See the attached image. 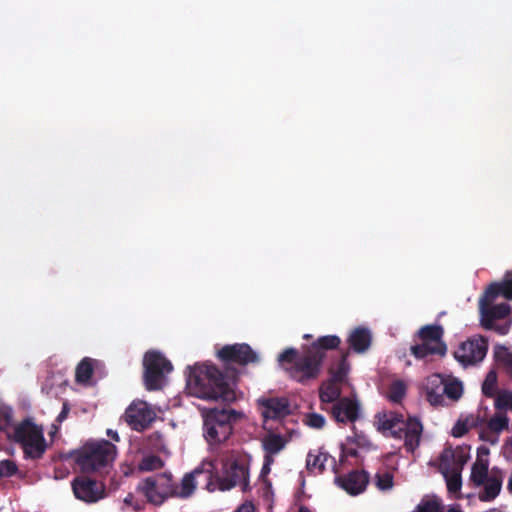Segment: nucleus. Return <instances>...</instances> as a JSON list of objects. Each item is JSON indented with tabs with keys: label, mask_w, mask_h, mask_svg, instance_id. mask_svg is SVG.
I'll use <instances>...</instances> for the list:
<instances>
[{
	"label": "nucleus",
	"mask_w": 512,
	"mask_h": 512,
	"mask_svg": "<svg viewBox=\"0 0 512 512\" xmlns=\"http://www.w3.org/2000/svg\"><path fill=\"white\" fill-rule=\"evenodd\" d=\"M218 358L225 364V373L215 365L202 364L189 368L187 387L197 398L205 400H221L233 402L236 394L231 386L238 376L230 364L246 366L259 362L258 354L246 343L224 345L217 353Z\"/></svg>",
	"instance_id": "1"
},
{
	"label": "nucleus",
	"mask_w": 512,
	"mask_h": 512,
	"mask_svg": "<svg viewBox=\"0 0 512 512\" xmlns=\"http://www.w3.org/2000/svg\"><path fill=\"white\" fill-rule=\"evenodd\" d=\"M374 424L378 432L385 437L404 439V445L408 452H414L420 444L422 424L415 417L404 420V416L396 412H378L375 415Z\"/></svg>",
	"instance_id": "2"
},
{
	"label": "nucleus",
	"mask_w": 512,
	"mask_h": 512,
	"mask_svg": "<svg viewBox=\"0 0 512 512\" xmlns=\"http://www.w3.org/2000/svg\"><path fill=\"white\" fill-rule=\"evenodd\" d=\"M116 446L108 440L88 441L79 449L71 451L69 457L82 473H93L108 467L116 458Z\"/></svg>",
	"instance_id": "3"
},
{
	"label": "nucleus",
	"mask_w": 512,
	"mask_h": 512,
	"mask_svg": "<svg viewBox=\"0 0 512 512\" xmlns=\"http://www.w3.org/2000/svg\"><path fill=\"white\" fill-rule=\"evenodd\" d=\"M278 362L291 379L301 384L317 379L323 364L306 346L301 354L295 348L285 349L279 354Z\"/></svg>",
	"instance_id": "4"
},
{
	"label": "nucleus",
	"mask_w": 512,
	"mask_h": 512,
	"mask_svg": "<svg viewBox=\"0 0 512 512\" xmlns=\"http://www.w3.org/2000/svg\"><path fill=\"white\" fill-rule=\"evenodd\" d=\"M242 417V413L234 409H209L204 414V437L211 445L220 444L229 439L233 432V424Z\"/></svg>",
	"instance_id": "5"
},
{
	"label": "nucleus",
	"mask_w": 512,
	"mask_h": 512,
	"mask_svg": "<svg viewBox=\"0 0 512 512\" xmlns=\"http://www.w3.org/2000/svg\"><path fill=\"white\" fill-rule=\"evenodd\" d=\"M8 437L22 446L26 458L40 459L47 448L42 427L30 418L16 425Z\"/></svg>",
	"instance_id": "6"
},
{
	"label": "nucleus",
	"mask_w": 512,
	"mask_h": 512,
	"mask_svg": "<svg viewBox=\"0 0 512 512\" xmlns=\"http://www.w3.org/2000/svg\"><path fill=\"white\" fill-rule=\"evenodd\" d=\"M143 381L148 391L160 390L166 373L173 369L171 362L160 352L148 351L143 360Z\"/></svg>",
	"instance_id": "7"
},
{
	"label": "nucleus",
	"mask_w": 512,
	"mask_h": 512,
	"mask_svg": "<svg viewBox=\"0 0 512 512\" xmlns=\"http://www.w3.org/2000/svg\"><path fill=\"white\" fill-rule=\"evenodd\" d=\"M218 489L228 491L236 486H240L243 492L249 490V468L246 464L234 460L225 463L223 473L216 477Z\"/></svg>",
	"instance_id": "8"
},
{
	"label": "nucleus",
	"mask_w": 512,
	"mask_h": 512,
	"mask_svg": "<svg viewBox=\"0 0 512 512\" xmlns=\"http://www.w3.org/2000/svg\"><path fill=\"white\" fill-rule=\"evenodd\" d=\"M488 351L487 340L479 336L478 338L469 339L454 351L455 359L464 367L475 365L481 362Z\"/></svg>",
	"instance_id": "9"
},
{
	"label": "nucleus",
	"mask_w": 512,
	"mask_h": 512,
	"mask_svg": "<svg viewBox=\"0 0 512 512\" xmlns=\"http://www.w3.org/2000/svg\"><path fill=\"white\" fill-rule=\"evenodd\" d=\"M126 423L135 431L147 429L156 419V413L151 406L143 400H134L124 414Z\"/></svg>",
	"instance_id": "10"
},
{
	"label": "nucleus",
	"mask_w": 512,
	"mask_h": 512,
	"mask_svg": "<svg viewBox=\"0 0 512 512\" xmlns=\"http://www.w3.org/2000/svg\"><path fill=\"white\" fill-rule=\"evenodd\" d=\"M494 300L487 296V290L479 299L480 322L485 329H492L496 320L505 319L512 311L507 303L492 305Z\"/></svg>",
	"instance_id": "11"
},
{
	"label": "nucleus",
	"mask_w": 512,
	"mask_h": 512,
	"mask_svg": "<svg viewBox=\"0 0 512 512\" xmlns=\"http://www.w3.org/2000/svg\"><path fill=\"white\" fill-rule=\"evenodd\" d=\"M264 421L281 420L289 416L291 404L287 397H261L257 400Z\"/></svg>",
	"instance_id": "12"
},
{
	"label": "nucleus",
	"mask_w": 512,
	"mask_h": 512,
	"mask_svg": "<svg viewBox=\"0 0 512 512\" xmlns=\"http://www.w3.org/2000/svg\"><path fill=\"white\" fill-rule=\"evenodd\" d=\"M72 489L77 499L93 503L102 498L103 485L94 479L78 476L72 482Z\"/></svg>",
	"instance_id": "13"
},
{
	"label": "nucleus",
	"mask_w": 512,
	"mask_h": 512,
	"mask_svg": "<svg viewBox=\"0 0 512 512\" xmlns=\"http://www.w3.org/2000/svg\"><path fill=\"white\" fill-rule=\"evenodd\" d=\"M469 457V447L467 446L446 447L440 455V468L441 470L462 471Z\"/></svg>",
	"instance_id": "14"
},
{
	"label": "nucleus",
	"mask_w": 512,
	"mask_h": 512,
	"mask_svg": "<svg viewBox=\"0 0 512 512\" xmlns=\"http://www.w3.org/2000/svg\"><path fill=\"white\" fill-rule=\"evenodd\" d=\"M335 482L348 494L358 495L366 489L369 483V474L364 470H353L346 475L337 476Z\"/></svg>",
	"instance_id": "15"
},
{
	"label": "nucleus",
	"mask_w": 512,
	"mask_h": 512,
	"mask_svg": "<svg viewBox=\"0 0 512 512\" xmlns=\"http://www.w3.org/2000/svg\"><path fill=\"white\" fill-rule=\"evenodd\" d=\"M359 404L347 397L341 398L330 409L331 417L338 423L355 422L359 417Z\"/></svg>",
	"instance_id": "16"
},
{
	"label": "nucleus",
	"mask_w": 512,
	"mask_h": 512,
	"mask_svg": "<svg viewBox=\"0 0 512 512\" xmlns=\"http://www.w3.org/2000/svg\"><path fill=\"white\" fill-rule=\"evenodd\" d=\"M503 479L504 472L498 467H493L482 485L484 486L483 490L479 492V500L482 502L493 501L501 492Z\"/></svg>",
	"instance_id": "17"
},
{
	"label": "nucleus",
	"mask_w": 512,
	"mask_h": 512,
	"mask_svg": "<svg viewBox=\"0 0 512 512\" xmlns=\"http://www.w3.org/2000/svg\"><path fill=\"white\" fill-rule=\"evenodd\" d=\"M426 399L432 406L444 403V378L440 374H432L425 382Z\"/></svg>",
	"instance_id": "18"
},
{
	"label": "nucleus",
	"mask_w": 512,
	"mask_h": 512,
	"mask_svg": "<svg viewBox=\"0 0 512 512\" xmlns=\"http://www.w3.org/2000/svg\"><path fill=\"white\" fill-rule=\"evenodd\" d=\"M347 343L349 348L355 353H364L370 348L372 343L371 331L366 327H357L350 332Z\"/></svg>",
	"instance_id": "19"
},
{
	"label": "nucleus",
	"mask_w": 512,
	"mask_h": 512,
	"mask_svg": "<svg viewBox=\"0 0 512 512\" xmlns=\"http://www.w3.org/2000/svg\"><path fill=\"white\" fill-rule=\"evenodd\" d=\"M137 490L145 497L147 502L153 505H161L166 499L158 489V483L155 476H150L139 482Z\"/></svg>",
	"instance_id": "20"
},
{
	"label": "nucleus",
	"mask_w": 512,
	"mask_h": 512,
	"mask_svg": "<svg viewBox=\"0 0 512 512\" xmlns=\"http://www.w3.org/2000/svg\"><path fill=\"white\" fill-rule=\"evenodd\" d=\"M341 339L337 335L320 336L311 345L306 346L312 353L323 362L326 357V351L338 349Z\"/></svg>",
	"instance_id": "21"
},
{
	"label": "nucleus",
	"mask_w": 512,
	"mask_h": 512,
	"mask_svg": "<svg viewBox=\"0 0 512 512\" xmlns=\"http://www.w3.org/2000/svg\"><path fill=\"white\" fill-rule=\"evenodd\" d=\"M204 470L201 468H196L194 471L190 473H186L180 484L176 483V491L174 493V498L187 499L191 497L197 487L195 482L196 476L203 474Z\"/></svg>",
	"instance_id": "22"
},
{
	"label": "nucleus",
	"mask_w": 512,
	"mask_h": 512,
	"mask_svg": "<svg viewBox=\"0 0 512 512\" xmlns=\"http://www.w3.org/2000/svg\"><path fill=\"white\" fill-rule=\"evenodd\" d=\"M486 290L490 299H496L501 295L507 300H512V270L505 273L501 282L491 283Z\"/></svg>",
	"instance_id": "23"
},
{
	"label": "nucleus",
	"mask_w": 512,
	"mask_h": 512,
	"mask_svg": "<svg viewBox=\"0 0 512 512\" xmlns=\"http://www.w3.org/2000/svg\"><path fill=\"white\" fill-rule=\"evenodd\" d=\"M411 354L417 359H424L429 355L444 356L447 352L445 343L423 342L410 348Z\"/></svg>",
	"instance_id": "24"
},
{
	"label": "nucleus",
	"mask_w": 512,
	"mask_h": 512,
	"mask_svg": "<svg viewBox=\"0 0 512 512\" xmlns=\"http://www.w3.org/2000/svg\"><path fill=\"white\" fill-rule=\"evenodd\" d=\"M329 463L333 468L335 467V458L330 456L327 452L319 450L317 453L310 451L306 459V468L311 471L323 473L325 465Z\"/></svg>",
	"instance_id": "25"
},
{
	"label": "nucleus",
	"mask_w": 512,
	"mask_h": 512,
	"mask_svg": "<svg viewBox=\"0 0 512 512\" xmlns=\"http://www.w3.org/2000/svg\"><path fill=\"white\" fill-rule=\"evenodd\" d=\"M340 382L329 378L324 381L319 388V398L322 404H334L340 400L341 388Z\"/></svg>",
	"instance_id": "26"
},
{
	"label": "nucleus",
	"mask_w": 512,
	"mask_h": 512,
	"mask_svg": "<svg viewBox=\"0 0 512 512\" xmlns=\"http://www.w3.org/2000/svg\"><path fill=\"white\" fill-rule=\"evenodd\" d=\"M349 350H341L338 361L329 368L330 378L343 383L350 369L348 363Z\"/></svg>",
	"instance_id": "27"
},
{
	"label": "nucleus",
	"mask_w": 512,
	"mask_h": 512,
	"mask_svg": "<svg viewBox=\"0 0 512 512\" xmlns=\"http://www.w3.org/2000/svg\"><path fill=\"white\" fill-rule=\"evenodd\" d=\"M286 440L280 434L270 433L266 435L262 440V447L265 451V455L274 456L280 453L286 446Z\"/></svg>",
	"instance_id": "28"
},
{
	"label": "nucleus",
	"mask_w": 512,
	"mask_h": 512,
	"mask_svg": "<svg viewBox=\"0 0 512 512\" xmlns=\"http://www.w3.org/2000/svg\"><path fill=\"white\" fill-rule=\"evenodd\" d=\"M489 461L478 458L472 465L470 479L475 486H482L489 476Z\"/></svg>",
	"instance_id": "29"
},
{
	"label": "nucleus",
	"mask_w": 512,
	"mask_h": 512,
	"mask_svg": "<svg viewBox=\"0 0 512 512\" xmlns=\"http://www.w3.org/2000/svg\"><path fill=\"white\" fill-rule=\"evenodd\" d=\"M154 476L158 483V489L163 493L165 499L174 498L176 482L173 480L172 474L170 472H163Z\"/></svg>",
	"instance_id": "30"
},
{
	"label": "nucleus",
	"mask_w": 512,
	"mask_h": 512,
	"mask_svg": "<svg viewBox=\"0 0 512 512\" xmlns=\"http://www.w3.org/2000/svg\"><path fill=\"white\" fill-rule=\"evenodd\" d=\"M443 334L444 330L440 325H425L418 331V337L423 342L444 343Z\"/></svg>",
	"instance_id": "31"
},
{
	"label": "nucleus",
	"mask_w": 512,
	"mask_h": 512,
	"mask_svg": "<svg viewBox=\"0 0 512 512\" xmlns=\"http://www.w3.org/2000/svg\"><path fill=\"white\" fill-rule=\"evenodd\" d=\"M94 360L84 358L76 367L75 378L78 383L86 384L90 381L94 371Z\"/></svg>",
	"instance_id": "32"
},
{
	"label": "nucleus",
	"mask_w": 512,
	"mask_h": 512,
	"mask_svg": "<svg viewBox=\"0 0 512 512\" xmlns=\"http://www.w3.org/2000/svg\"><path fill=\"white\" fill-rule=\"evenodd\" d=\"M164 466V461L158 455L150 454L144 456L138 464V469L143 472L159 470Z\"/></svg>",
	"instance_id": "33"
},
{
	"label": "nucleus",
	"mask_w": 512,
	"mask_h": 512,
	"mask_svg": "<svg viewBox=\"0 0 512 512\" xmlns=\"http://www.w3.org/2000/svg\"><path fill=\"white\" fill-rule=\"evenodd\" d=\"M442 474L446 479L447 490L450 493H456L460 491L462 486L461 472L457 470H441Z\"/></svg>",
	"instance_id": "34"
},
{
	"label": "nucleus",
	"mask_w": 512,
	"mask_h": 512,
	"mask_svg": "<svg viewBox=\"0 0 512 512\" xmlns=\"http://www.w3.org/2000/svg\"><path fill=\"white\" fill-rule=\"evenodd\" d=\"M406 395V385L401 380L393 381L387 392L389 401L393 403H400Z\"/></svg>",
	"instance_id": "35"
},
{
	"label": "nucleus",
	"mask_w": 512,
	"mask_h": 512,
	"mask_svg": "<svg viewBox=\"0 0 512 512\" xmlns=\"http://www.w3.org/2000/svg\"><path fill=\"white\" fill-rule=\"evenodd\" d=\"M509 426V418L506 414L497 413L493 417L489 419L487 422V428L496 434L501 433L504 430H507Z\"/></svg>",
	"instance_id": "36"
},
{
	"label": "nucleus",
	"mask_w": 512,
	"mask_h": 512,
	"mask_svg": "<svg viewBox=\"0 0 512 512\" xmlns=\"http://www.w3.org/2000/svg\"><path fill=\"white\" fill-rule=\"evenodd\" d=\"M442 510L441 500L433 496L431 498H423L416 506L414 512H442Z\"/></svg>",
	"instance_id": "37"
},
{
	"label": "nucleus",
	"mask_w": 512,
	"mask_h": 512,
	"mask_svg": "<svg viewBox=\"0 0 512 512\" xmlns=\"http://www.w3.org/2000/svg\"><path fill=\"white\" fill-rule=\"evenodd\" d=\"M444 396H447L451 400H458L462 396L463 387L462 383L458 380L446 381L444 379Z\"/></svg>",
	"instance_id": "38"
},
{
	"label": "nucleus",
	"mask_w": 512,
	"mask_h": 512,
	"mask_svg": "<svg viewBox=\"0 0 512 512\" xmlns=\"http://www.w3.org/2000/svg\"><path fill=\"white\" fill-rule=\"evenodd\" d=\"M494 406L498 411H512V391L503 390L495 395Z\"/></svg>",
	"instance_id": "39"
},
{
	"label": "nucleus",
	"mask_w": 512,
	"mask_h": 512,
	"mask_svg": "<svg viewBox=\"0 0 512 512\" xmlns=\"http://www.w3.org/2000/svg\"><path fill=\"white\" fill-rule=\"evenodd\" d=\"M496 386L497 374L494 371H490L482 384V393L488 398H493L496 395Z\"/></svg>",
	"instance_id": "40"
},
{
	"label": "nucleus",
	"mask_w": 512,
	"mask_h": 512,
	"mask_svg": "<svg viewBox=\"0 0 512 512\" xmlns=\"http://www.w3.org/2000/svg\"><path fill=\"white\" fill-rule=\"evenodd\" d=\"M18 471V467L14 461L5 459L0 461V479L5 477H11Z\"/></svg>",
	"instance_id": "41"
},
{
	"label": "nucleus",
	"mask_w": 512,
	"mask_h": 512,
	"mask_svg": "<svg viewBox=\"0 0 512 512\" xmlns=\"http://www.w3.org/2000/svg\"><path fill=\"white\" fill-rule=\"evenodd\" d=\"M13 413L10 408L0 410V430L8 433V429L12 427Z\"/></svg>",
	"instance_id": "42"
},
{
	"label": "nucleus",
	"mask_w": 512,
	"mask_h": 512,
	"mask_svg": "<svg viewBox=\"0 0 512 512\" xmlns=\"http://www.w3.org/2000/svg\"><path fill=\"white\" fill-rule=\"evenodd\" d=\"M376 486L380 490H388L393 486V475L389 472L377 473L376 476Z\"/></svg>",
	"instance_id": "43"
},
{
	"label": "nucleus",
	"mask_w": 512,
	"mask_h": 512,
	"mask_svg": "<svg viewBox=\"0 0 512 512\" xmlns=\"http://www.w3.org/2000/svg\"><path fill=\"white\" fill-rule=\"evenodd\" d=\"M306 425L314 429H321L325 425V418L318 413H309L305 419Z\"/></svg>",
	"instance_id": "44"
},
{
	"label": "nucleus",
	"mask_w": 512,
	"mask_h": 512,
	"mask_svg": "<svg viewBox=\"0 0 512 512\" xmlns=\"http://www.w3.org/2000/svg\"><path fill=\"white\" fill-rule=\"evenodd\" d=\"M467 428L470 430L472 428H476L484 423V418L479 415H469L465 419H463Z\"/></svg>",
	"instance_id": "45"
},
{
	"label": "nucleus",
	"mask_w": 512,
	"mask_h": 512,
	"mask_svg": "<svg viewBox=\"0 0 512 512\" xmlns=\"http://www.w3.org/2000/svg\"><path fill=\"white\" fill-rule=\"evenodd\" d=\"M469 429L467 428L465 422L463 420H458L452 428V436L454 437H462L464 436Z\"/></svg>",
	"instance_id": "46"
},
{
	"label": "nucleus",
	"mask_w": 512,
	"mask_h": 512,
	"mask_svg": "<svg viewBox=\"0 0 512 512\" xmlns=\"http://www.w3.org/2000/svg\"><path fill=\"white\" fill-rule=\"evenodd\" d=\"M497 357L508 367L510 372H512V352L508 351L506 348H502V355L497 353Z\"/></svg>",
	"instance_id": "47"
},
{
	"label": "nucleus",
	"mask_w": 512,
	"mask_h": 512,
	"mask_svg": "<svg viewBox=\"0 0 512 512\" xmlns=\"http://www.w3.org/2000/svg\"><path fill=\"white\" fill-rule=\"evenodd\" d=\"M275 459L270 455H264V462L261 469V475H267L271 471V465L274 463Z\"/></svg>",
	"instance_id": "48"
},
{
	"label": "nucleus",
	"mask_w": 512,
	"mask_h": 512,
	"mask_svg": "<svg viewBox=\"0 0 512 512\" xmlns=\"http://www.w3.org/2000/svg\"><path fill=\"white\" fill-rule=\"evenodd\" d=\"M69 412H70V404L68 403V401H64L63 405H62V410L58 414L56 421L58 423H62L64 420L67 419Z\"/></svg>",
	"instance_id": "49"
},
{
	"label": "nucleus",
	"mask_w": 512,
	"mask_h": 512,
	"mask_svg": "<svg viewBox=\"0 0 512 512\" xmlns=\"http://www.w3.org/2000/svg\"><path fill=\"white\" fill-rule=\"evenodd\" d=\"M234 512H256V508L252 502L246 501L241 504Z\"/></svg>",
	"instance_id": "50"
},
{
	"label": "nucleus",
	"mask_w": 512,
	"mask_h": 512,
	"mask_svg": "<svg viewBox=\"0 0 512 512\" xmlns=\"http://www.w3.org/2000/svg\"><path fill=\"white\" fill-rule=\"evenodd\" d=\"M510 329L509 323L497 325L494 323V327L491 330L496 331L500 335H506Z\"/></svg>",
	"instance_id": "51"
},
{
	"label": "nucleus",
	"mask_w": 512,
	"mask_h": 512,
	"mask_svg": "<svg viewBox=\"0 0 512 512\" xmlns=\"http://www.w3.org/2000/svg\"><path fill=\"white\" fill-rule=\"evenodd\" d=\"M107 435L114 441L118 442L120 440V437L116 431H113L111 429L107 430Z\"/></svg>",
	"instance_id": "52"
},
{
	"label": "nucleus",
	"mask_w": 512,
	"mask_h": 512,
	"mask_svg": "<svg viewBox=\"0 0 512 512\" xmlns=\"http://www.w3.org/2000/svg\"><path fill=\"white\" fill-rule=\"evenodd\" d=\"M133 500H134V496L129 494L125 499H124V503L127 504V505H132L133 504Z\"/></svg>",
	"instance_id": "53"
},
{
	"label": "nucleus",
	"mask_w": 512,
	"mask_h": 512,
	"mask_svg": "<svg viewBox=\"0 0 512 512\" xmlns=\"http://www.w3.org/2000/svg\"><path fill=\"white\" fill-rule=\"evenodd\" d=\"M162 437L161 433L158 432V431H155L152 435H151V438H156V439H160Z\"/></svg>",
	"instance_id": "54"
},
{
	"label": "nucleus",
	"mask_w": 512,
	"mask_h": 512,
	"mask_svg": "<svg viewBox=\"0 0 512 512\" xmlns=\"http://www.w3.org/2000/svg\"><path fill=\"white\" fill-rule=\"evenodd\" d=\"M298 512H311L310 509L306 506H300Z\"/></svg>",
	"instance_id": "55"
},
{
	"label": "nucleus",
	"mask_w": 512,
	"mask_h": 512,
	"mask_svg": "<svg viewBox=\"0 0 512 512\" xmlns=\"http://www.w3.org/2000/svg\"><path fill=\"white\" fill-rule=\"evenodd\" d=\"M212 477H213L212 472H211L210 470H207V471H206V478H207V480H209V481H210V480L212 479Z\"/></svg>",
	"instance_id": "56"
},
{
	"label": "nucleus",
	"mask_w": 512,
	"mask_h": 512,
	"mask_svg": "<svg viewBox=\"0 0 512 512\" xmlns=\"http://www.w3.org/2000/svg\"><path fill=\"white\" fill-rule=\"evenodd\" d=\"M507 488H508L509 492L512 494V477L508 481Z\"/></svg>",
	"instance_id": "57"
},
{
	"label": "nucleus",
	"mask_w": 512,
	"mask_h": 512,
	"mask_svg": "<svg viewBox=\"0 0 512 512\" xmlns=\"http://www.w3.org/2000/svg\"><path fill=\"white\" fill-rule=\"evenodd\" d=\"M447 512H461L460 510H457L455 508H450Z\"/></svg>",
	"instance_id": "58"
},
{
	"label": "nucleus",
	"mask_w": 512,
	"mask_h": 512,
	"mask_svg": "<svg viewBox=\"0 0 512 512\" xmlns=\"http://www.w3.org/2000/svg\"><path fill=\"white\" fill-rule=\"evenodd\" d=\"M480 451L484 452L485 454H488V453H489V450H488L487 448H481V450H480Z\"/></svg>",
	"instance_id": "59"
},
{
	"label": "nucleus",
	"mask_w": 512,
	"mask_h": 512,
	"mask_svg": "<svg viewBox=\"0 0 512 512\" xmlns=\"http://www.w3.org/2000/svg\"><path fill=\"white\" fill-rule=\"evenodd\" d=\"M211 484H212V483H211V482H209V483H208V485H207V488H208V490H210V491H212V490H213V489H211V488H210Z\"/></svg>",
	"instance_id": "60"
},
{
	"label": "nucleus",
	"mask_w": 512,
	"mask_h": 512,
	"mask_svg": "<svg viewBox=\"0 0 512 512\" xmlns=\"http://www.w3.org/2000/svg\"><path fill=\"white\" fill-rule=\"evenodd\" d=\"M304 338H305V339H309V338H311V335H308V334H307V335H305V336H304Z\"/></svg>",
	"instance_id": "61"
},
{
	"label": "nucleus",
	"mask_w": 512,
	"mask_h": 512,
	"mask_svg": "<svg viewBox=\"0 0 512 512\" xmlns=\"http://www.w3.org/2000/svg\"><path fill=\"white\" fill-rule=\"evenodd\" d=\"M139 508H140V507H139L138 505H135V506H134V509H135V510H137V509H139Z\"/></svg>",
	"instance_id": "62"
}]
</instances>
